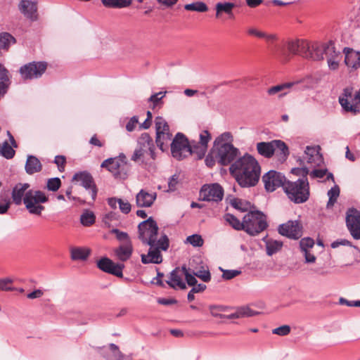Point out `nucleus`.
Here are the masks:
<instances>
[{
    "label": "nucleus",
    "instance_id": "f257e3e1",
    "mask_svg": "<svg viewBox=\"0 0 360 360\" xmlns=\"http://www.w3.org/2000/svg\"><path fill=\"white\" fill-rule=\"evenodd\" d=\"M229 172L241 187L249 188L258 183L261 168L254 157L245 154L231 165Z\"/></svg>",
    "mask_w": 360,
    "mask_h": 360
},
{
    "label": "nucleus",
    "instance_id": "f03ea898",
    "mask_svg": "<svg viewBox=\"0 0 360 360\" xmlns=\"http://www.w3.org/2000/svg\"><path fill=\"white\" fill-rule=\"evenodd\" d=\"M232 141L233 136L230 132L221 134L214 141L212 153H214L217 162L222 166L231 165L240 158L239 149L232 144Z\"/></svg>",
    "mask_w": 360,
    "mask_h": 360
},
{
    "label": "nucleus",
    "instance_id": "7ed1b4c3",
    "mask_svg": "<svg viewBox=\"0 0 360 360\" xmlns=\"http://www.w3.org/2000/svg\"><path fill=\"white\" fill-rule=\"evenodd\" d=\"M139 238L143 244L150 247L159 245L163 251H167L169 247L168 236L162 233L158 240V226L153 217L141 222L138 226Z\"/></svg>",
    "mask_w": 360,
    "mask_h": 360
},
{
    "label": "nucleus",
    "instance_id": "20e7f679",
    "mask_svg": "<svg viewBox=\"0 0 360 360\" xmlns=\"http://www.w3.org/2000/svg\"><path fill=\"white\" fill-rule=\"evenodd\" d=\"M155 145L153 139L143 133L138 139V145L131 160L145 166H151L155 160Z\"/></svg>",
    "mask_w": 360,
    "mask_h": 360
},
{
    "label": "nucleus",
    "instance_id": "39448f33",
    "mask_svg": "<svg viewBox=\"0 0 360 360\" xmlns=\"http://www.w3.org/2000/svg\"><path fill=\"white\" fill-rule=\"evenodd\" d=\"M284 191L293 202L300 204L306 202L309 198V185L307 178H300L297 181H287Z\"/></svg>",
    "mask_w": 360,
    "mask_h": 360
},
{
    "label": "nucleus",
    "instance_id": "423d86ee",
    "mask_svg": "<svg viewBox=\"0 0 360 360\" xmlns=\"http://www.w3.org/2000/svg\"><path fill=\"white\" fill-rule=\"evenodd\" d=\"M257 150L260 155L266 158H270L276 153L281 162L285 161L289 155L287 145L281 140L257 143Z\"/></svg>",
    "mask_w": 360,
    "mask_h": 360
},
{
    "label": "nucleus",
    "instance_id": "0eeeda50",
    "mask_svg": "<svg viewBox=\"0 0 360 360\" xmlns=\"http://www.w3.org/2000/svg\"><path fill=\"white\" fill-rule=\"evenodd\" d=\"M243 225L247 233L257 236L267 228L266 217L260 211L249 212L243 217Z\"/></svg>",
    "mask_w": 360,
    "mask_h": 360
},
{
    "label": "nucleus",
    "instance_id": "6e6552de",
    "mask_svg": "<svg viewBox=\"0 0 360 360\" xmlns=\"http://www.w3.org/2000/svg\"><path fill=\"white\" fill-rule=\"evenodd\" d=\"M48 201L49 197L46 194L39 190H30L24 195V205L32 214L40 216L45 209L41 204Z\"/></svg>",
    "mask_w": 360,
    "mask_h": 360
},
{
    "label": "nucleus",
    "instance_id": "1a4fd4ad",
    "mask_svg": "<svg viewBox=\"0 0 360 360\" xmlns=\"http://www.w3.org/2000/svg\"><path fill=\"white\" fill-rule=\"evenodd\" d=\"M172 156L181 160L189 155L190 144L186 136L181 133H177L171 144Z\"/></svg>",
    "mask_w": 360,
    "mask_h": 360
},
{
    "label": "nucleus",
    "instance_id": "9d476101",
    "mask_svg": "<svg viewBox=\"0 0 360 360\" xmlns=\"http://www.w3.org/2000/svg\"><path fill=\"white\" fill-rule=\"evenodd\" d=\"M353 89L347 87L344 89L343 93L339 97V103L342 108L347 112H353L356 114L358 110V104L360 103V91L356 92L352 97Z\"/></svg>",
    "mask_w": 360,
    "mask_h": 360
},
{
    "label": "nucleus",
    "instance_id": "9b49d317",
    "mask_svg": "<svg viewBox=\"0 0 360 360\" xmlns=\"http://www.w3.org/2000/svg\"><path fill=\"white\" fill-rule=\"evenodd\" d=\"M224 197V189L219 184L204 185L200 191V198L203 201L219 202Z\"/></svg>",
    "mask_w": 360,
    "mask_h": 360
},
{
    "label": "nucleus",
    "instance_id": "f8f14e48",
    "mask_svg": "<svg viewBox=\"0 0 360 360\" xmlns=\"http://www.w3.org/2000/svg\"><path fill=\"white\" fill-rule=\"evenodd\" d=\"M265 189L269 192L274 191L278 187H283L287 182L285 176L276 171L270 170L262 177Z\"/></svg>",
    "mask_w": 360,
    "mask_h": 360
},
{
    "label": "nucleus",
    "instance_id": "ddd939ff",
    "mask_svg": "<svg viewBox=\"0 0 360 360\" xmlns=\"http://www.w3.org/2000/svg\"><path fill=\"white\" fill-rule=\"evenodd\" d=\"M72 181L78 182L80 186L89 191L92 200H95L97 195V188L89 172L86 171L77 172L74 174Z\"/></svg>",
    "mask_w": 360,
    "mask_h": 360
},
{
    "label": "nucleus",
    "instance_id": "4468645a",
    "mask_svg": "<svg viewBox=\"0 0 360 360\" xmlns=\"http://www.w3.org/2000/svg\"><path fill=\"white\" fill-rule=\"evenodd\" d=\"M346 225L352 236L360 239V212L354 208L349 209L347 212Z\"/></svg>",
    "mask_w": 360,
    "mask_h": 360
},
{
    "label": "nucleus",
    "instance_id": "2eb2a0df",
    "mask_svg": "<svg viewBox=\"0 0 360 360\" xmlns=\"http://www.w3.org/2000/svg\"><path fill=\"white\" fill-rule=\"evenodd\" d=\"M97 266L103 272L116 276L119 278L123 277L122 271L124 265L122 263H115L108 257H102L97 262Z\"/></svg>",
    "mask_w": 360,
    "mask_h": 360
},
{
    "label": "nucleus",
    "instance_id": "dca6fc26",
    "mask_svg": "<svg viewBox=\"0 0 360 360\" xmlns=\"http://www.w3.org/2000/svg\"><path fill=\"white\" fill-rule=\"evenodd\" d=\"M278 230L281 235L292 239H298L302 235V226L296 220L281 224Z\"/></svg>",
    "mask_w": 360,
    "mask_h": 360
},
{
    "label": "nucleus",
    "instance_id": "f3484780",
    "mask_svg": "<svg viewBox=\"0 0 360 360\" xmlns=\"http://www.w3.org/2000/svg\"><path fill=\"white\" fill-rule=\"evenodd\" d=\"M334 52V44L331 41L326 44H313L310 49V56L309 59L314 60H321L323 59V55Z\"/></svg>",
    "mask_w": 360,
    "mask_h": 360
},
{
    "label": "nucleus",
    "instance_id": "a211bd4d",
    "mask_svg": "<svg viewBox=\"0 0 360 360\" xmlns=\"http://www.w3.org/2000/svg\"><path fill=\"white\" fill-rule=\"evenodd\" d=\"M47 64L44 62H32L24 65V79H36L40 77L46 70Z\"/></svg>",
    "mask_w": 360,
    "mask_h": 360
},
{
    "label": "nucleus",
    "instance_id": "6ab92c4d",
    "mask_svg": "<svg viewBox=\"0 0 360 360\" xmlns=\"http://www.w3.org/2000/svg\"><path fill=\"white\" fill-rule=\"evenodd\" d=\"M303 159L314 167H319L323 162V158L320 153V147L307 146Z\"/></svg>",
    "mask_w": 360,
    "mask_h": 360
},
{
    "label": "nucleus",
    "instance_id": "aec40b11",
    "mask_svg": "<svg viewBox=\"0 0 360 360\" xmlns=\"http://www.w3.org/2000/svg\"><path fill=\"white\" fill-rule=\"evenodd\" d=\"M162 248L159 245H155L154 247H150V249L146 255H141V262L143 264H160L162 262V256L161 254Z\"/></svg>",
    "mask_w": 360,
    "mask_h": 360
},
{
    "label": "nucleus",
    "instance_id": "412c9836",
    "mask_svg": "<svg viewBox=\"0 0 360 360\" xmlns=\"http://www.w3.org/2000/svg\"><path fill=\"white\" fill-rule=\"evenodd\" d=\"M156 197L155 192H148L141 189L136 195V205L140 207H149L153 204Z\"/></svg>",
    "mask_w": 360,
    "mask_h": 360
},
{
    "label": "nucleus",
    "instance_id": "4be33fe9",
    "mask_svg": "<svg viewBox=\"0 0 360 360\" xmlns=\"http://www.w3.org/2000/svg\"><path fill=\"white\" fill-rule=\"evenodd\" d=\"M133 245L131 241L122 243L120 246L114 250V254L116 258L124 262L127 261L132 255Z\"/></svg>",
    "mask_w": 360,
    "mask_h": 360
},
{
    "label": "nucleus",
    "instance_id": "5701e85b",
    "mask_svg": "<svg viewBox=\"0 0 360 360\" xmlns=\"http://www.w3.org/2000/svg\"><path fill=\"white\" fill-rule=\"evenodd\" d=\"M120 160L118 158H110L104 160L101 167L106 168L115 177H122L121 171L124 169V167L120 163Z\"/></svg>",
    "mask_w": 360,
    "mask_h": 360
},
{
    "label": "nucleus",
    "instance_id": "b1692460",
    "mask_svg": "<svg viewBox=\"0 0 360 360\" xmlns=\"http://www.w3.org/2000/svg\"><path fill=\"white\" fill-rule=\"evenodd\" d=\"M183 275V268L181 269L176 268L170 273L169 279L166 282L172 288L186 289V285L182 280Z\"/></svg>",
    "mask_w": 360,
    "mask_h": 360
},
{
    "label": "nucleus",
    "instance_id": "393cba45",
    "mask_svg": "<svg viewBox=\"0 0 360 360\" xmlns=\"http://www.w3.org/2000/svg\"><path fill=\"white\" fill-rule=\"evenodd\" d=\"M345 63L347 66L354 69L360 67V53L349 48L344 49Z\"/></svg>",
    "mask_w": 360,
    "mask_h": 360
},
{
    "label": "nucleus",
    "instance_id": "a878e982",
    "mask_svg": "<svg viewBox=\"0 0 360 360\" xmlns=\"http://www.w3.org/2000/svg\"><path fill=\"white\" fill-rule=\"evenodd\" d=\"M321 81V77L319 75H309L300 79H297L292 83L295 85L300 84L302 89L314 88Z\"/></svg>",
    "mask_w": 360,
    "mask_h": 360
},
{
    "label": "nucleus",
    "instance_id": "bb28decb",
    "mask_svg": "<svg viewBox=\"0 0 360 360\" xmlns=\"http://www.w3.org/2000/svg\"><path fill=\"white\" fill-rule=\"evenodd\" d=\"M24 18L31 22L37 20L38 18L37 1L24 0Z\"/></svg>",
    "mask_w": 360,
    "mask_h": 360
},
{
    "label": "nucleus",
    "instance_id": "cd10ccee",
    "mask_svg": "<svg viewBox=\"0 0 360 360\" xmlns=\"http://www.w3.org/2000/svg\"><path fill=\"white\" fill-rule=\"evenodd\" d=\"M25 171L29 174L41 172L42 165L39 160L34 155H28L25 165Z\"/></svg>",
    "mask_w": 360,
    "mask_h": 360
},
{
    "label": "nucleus",
    "instance_id": "c85d7f7f",
    "mask_svg": "<svg viewBox=\"0 0 360 360\" xmlns=\"http://www.w3.org/2000/svg\"><path fill=\"white\" fill-rule=\"evenodd\" d=\"M72 260L85 261L91 254V250L85 247H72L70 250Z\"/></svg>",
    "mask_w": 360,
    "mask_h": 360
},
{
    "label": "nucleus",
    "instance_id": "c756f323",
    "mask_svg": "<svg viewBox=\"0 0 360 360\" xmlns=\"http://www.w3.org/2000/svg\"><path fill=\"white\" fill-rule=\"evenodd\" d=\"M8 134L10 136V141L12 146L7 141H5L1 143L0 155L7 159H10L12 158L15 155V150H13V147H16V145L13 137L11 135L9 131H8Z\"/></svg>",
    "mask_w": 360,
    "mask_h": 360
},
{
    "label": "nucleus",
    "instance_id": "7c9ffc66",
    "mask_svg": "<svg viewBox=\"0 0 360 360\" xmlns=\"http://www.w3.org/2000/svg\"><path fill=\"white\" fill-rule=\"evenodd\" d=\"M257 313L248 307H242L238 308L236 312L232 313L227 316H224L223 318L229 319H239L242 317H250L256 315Z\"/></svg>",
    "mask_w": 360,
    "mask_h": 360
},
{
    "label": "nucleus",
    "instance_id": "2f4dec72",
    "mask_svg": "<svg viewBox=\"0 0 360 360\" xmlns=\"http://www.w3.org/2000/svg\"><path fill=\"white\" fill-rule=\"evenodd\" d=\"M172 136V134L170 132L157 133L156 143L162 151H165L168 148Z\"/></svg>",
    "mask_w": 360,
    "mask_h": 360
},
{
    "label": "nucleus",
    "instance_id": "473e14b6",
    "mask_svg": "<svg viewBox=\"0 0 360 360\" xmlns=\"http://www.w3.org/2000/svg\"><path fill=\"white\" fill-rule=\"evenodd\" d=\"M264 240L265 241L266 254L269 256H271L276 253L281 249L283 246V243L280 240H274L271 238L266 240L264 238Z\"/></svg>",
    "mask_w": 360,
    "mask_h": 360
},
{
    "label": "nucleus",
    "instance_id": "72a5a7b5",
    "mask_svg": "<svg viewBox=\"0 0 360 360\" xmlns=\"http://www.w3.org/2000/svg\"><path fill=\"white\" fill-rule=\"evenodd\" d=\"M133 0H101L102 4L107 8H122L129 6Z\"/></svg>",
    "mask_w": 360,
    "mask_h": 360
},
{
    "label": "nucleus",
    "instance_id": "f704fd0d",
    "mask_svg": "<svg viewBox=\"0 0 360 360\" xmlns=\"http://www.w3.org/2000/svg\"><path fill=\"white\" fill-rule=\"evenodd\" d=\"M235 7V4L230 2L221 3L219 2L215 6L216 9V17L219 18L221 13H225L229 15L231 17L233 16V8Z\"/></svg>",
    "mask_w": 360,
    "mask_h": 360
},
{
    "label": "nucleus",
    "instance_id": "c9c22d12",
    "mask_svg": "<svg viewBox=\"0 0 360 360\" xmlns=\"http://www.w3.org/2000/svg\"><path fill=\"white\" fill-rule=\"evenodd\" d=\"M190 150L189 155H193L195 156V158L200 160L205 156L207 148V146H203L201 144L195 143L190 145Z\"/></svg>",
    "mask_w": 360,
    "mask_h": 360
},
{
    "label": "nucleus",
    "instance_id": "e433bc0d",
    "mask_svg": "<svg viewBox=\"0 0 360 360\" xmlns=\"http://www.w3.org/2000/svg\"><path fill=\"white\" fill-rule=\"evenodd\" d=\"M326 57L329 69L332 70H337L339 67V61L341 57L340 53L337 52L334 48V52L328 53Z\"/></svg>",
    "mask_w": 360,
    "mask_h": 360
},
{
    "label": "nucleus",
    "instance_id": "4c0bfd02",
    "mask_svg": "<svg viewBox=\"0 0 360 360\" xmlns=\"http://www.w3.org/2000/svg\"><path fill=\"white\" fill-rule=\"evenodd\" d=\"M15 42V38L8 32L0 33V51H7L11 44Z\"/></svg>",
    "mask_w": 360,
    "mask_h": 360
},
{
    "label": "nucleus",
    "instance_id": "58836bf2",
    "mask_svg": "<svg viewBox=\"0 0 360 360\" xmlns=\"http://www.w3.org/2000/svg\"><path fill=\"white\" fill-rule=\"evenodd\" d=\"M224 220L231 226L234 229L237 231L243 230L244 225L243 221L241 222L238 218L233 214L227 213L224 216Z\"/></svg>",
    "mask_w": 360,
    "mask_h": 360
},
{
    "label": "nucleus",
    "instance_id": "ea45409f",
    "mask_svg": "<svg viewBox=\"0 0 360 360\" xmlns=\"http://www.w3.org/2000/svg\"><path fill=\"white\" fill-rule=\"evenodd\" d=\"M328 196L329 198L328 203H327V208L330 209L333 207L335 202L337 201L338 198L340 195V188L338 185H335L333 187H332L328 191Z\"/></svg>",
    "mask_w": 360,
    "mask_h": 360
},
{
    "label": "nucleus",
    "instance_id": "a19ab883",
    "mask_svg": "<svg viewBox=\"0 0 360 360\" xmlns=\"http://www.w3.org/2000/svg\"><path fill=\"white\" fill-rule=\"evenodd\" d=\"M184 8L186 11H192L197 12H206L208 10L207 6L202 1H195L192 4H186Z\"/></svg>",
    "mask_w": 360,
    "mask_h": 360
},
{
    "label": "nucleus",
    "instance_id": "79ce46f5",
    "mask_svg": "<svg viewBox=\"0 0 360 360\" xmlns=\"http://www.w3.org/2000/svg\"><path fill=\"white\" fill-rule=\"evenodd\" d=\"M10 84L8 70L0 64V89L4 90Z\"/></svg>",
    "mask_w": 360,
    "mask_h": 360
},
{
    "label": "nucleus",
    "instance_id": "37998d69",
    "mask_svg": "<svg viewBox=\"0 0 360 360\" xmlns=\"http://www.w3.org/2000/svg\"><path fill=\"white\" fill-rule=\"evenodd\" d=\"M311 44L309 41L306 40H300L299 49H298V55L309 58V56H310V49Z\"/></svg>",
    "mask_w": 360,
    "mask_h": 360
},
{
    "label": "nucleus",
    "instance_id": "c03bdc74",
    "mask_svg": "<svg viewBox=\"0 0 360 360\" xmlns=\"http://www.w3.org/2000/svg\"><path fill=\"white\" fill-rule=\"evenodd\" d=\"M95 215L92 212L86 211L80 217V222L83 226H89L95 222Z\"/></svg>",
    "mask_w": 360,
    "mask_h": 360
},
{
    "label": "nucleus",
    "instance_id": "a18cd8bd",
    "mask_svg": "<svg viewBox=\"0 0 360 360\" xmlns=\"http://www.w3.org/2000/svg\"><path fill=\"white\" fill-rule=\"evenodd\" d=\"M12 198L13 202L20 205L22 199V184L18 183L13 189Z\"/></svg>",
    "mask_w": 360,
    "mask_h": 360
},
{
    "label": "nucleus",
    "instance_id": "49530a36",
    "mask_svg": "<svg viewBox=\"0 0 360 360\" xmlns=\"http://www.w3.org/2000/svg\"><path fill=\"white\" fill-rule=\"evenodd\" d=\"M156 134L160 132H169V127L167 122L161 117H157L155 120Z\"/></svg>",
    "mask_w": 360,
    "mask_h": 360
},
{
    "label": "nucleus",
    "instance_id": "de8ad7c7",
    "mask_svg": "<svg viewBox=\"0 0 360 360\" xmlns=\"http://www.w3.org/2000/svg\"><path fill=\"white\" fill-rule=\"evenodd\" d=\"M62 182L60 178H50L46 181V188L49 191L56 192L61 186Z\"/></svg>",
    "mask_w": 360,
    "mask_h": 360
},
{
    "label": "nucleus",
    "instance_id": "09e8293b",
    "mask_svg": "<svg viewBox=\"0 0 360 360\" xmlns=\"http://www.w3.org/2000/svg\"><path fill=\"white\" fill-rule=\"evenodd\" d=\"M231 205L239 210L245 212L250 207V202L238 198H234L231 201Z\"/></svg>",
    "mask_w": 360,
    "mask_h": 360
},
{
    "label": "nucleus",
    "instance_id": "8fccbe9b",
    "mask_svg": "<svg viewBox=\"0 0 360 360\" xmlns=\"http://www.w3.org/2000/svg\"><path fill=\"white\" fill-rule=\"evenodd\" d=\"M293 86H295V83H292V82L285 83L283 84L276 85V86L269 88L267 91V93L269 95H275L277 93L283 91L285 89H289Z\"/></svg>",
    "mask_w": 360,
    "mask_h": 360
},
{
    "label": "nucleus",
    "instance_id": "3c124183",
    "mask_svg": "<svg viewBox=\"0 0 360 360\" xmlns=\"http://www.w3.org/2000/svg\"><path fill=\"white\" fill-rule=\"evenodd\" d=\"M183 271L188 285L193 286L197 284V280L195 277V276L193 274V270L191 269H186V266H183Z\"/></svg>",
    "mask_w": 360,
    "mask_h": 360
},
{
    "label": "nucleus",
    "instance_id": "603ef678",
    "mask_svg": "<svg viewBox=\"0 0 360 360\" xmlns=\"http://www.w3.org/2000/svg\"><path fill=\"white\" fill-rule=\"evenodd\" d=\"M227 307L223 305H210L209 309L212 316L223 318L224 315L221 312L226 311Z\"/></svg>",
    "mask_w": 360,
    "mask_h": 360
},
{
    "label": "nucleus",
    "instance_id": "864d4df0",
    "mask_svg": "<svg viewBox=\"0 0 360 360\" xmlns=\"http://www.w3.org/2000/svg\"><path fill=\"white\" fill-rule=\"evenodd\" d=\"M186 243H190L193 247H201L203 245V239L198 234H193L186 238Z\"/></svg>",
    "mask_w": 360,
    "mask_h": 360
},
{
    "label": "nucleus",
    "instance_id": "5fc2aeb1",
    "mask_svg": "<svg viewBox=\"0 0 360 360\" xmlns=\"http://www.w3.org/2000/svg\"><path fill=\"white\" fill-rule=\"evenodd\" d=\"M314 245V240L311 238H304L300 241L301 251L309 250Z\"/></svg>",
    "mask_w": 360,
    "mask_h": 360
},
{
    "label": "nucleus",
    "instance_id": "6e6d98bb",
    "mask_svg": "<svg viewBox=\"0 0 360 360\" xmlns=\"http://www.w3.org/2000/svg\"><path fill=\"white\" fill-rule=\"evenodd\" d=\"M193 274L204 282H209L211 279V275L208 270L200 269L196 271L193 270Z\"/></svg>",
    "mask_w": 360,
    "mask_h": 360
},
{
    "label": "nucleus",
    "instance_id": "4d7b16f0",
    "mask_svg": "<svg viewBox=\"0 0 360 360\" xmlns=\"http://www.w3.org/2000/svg\"><path fill=\"white\" fill-rule=\"evenodd\" d=\"M14 280L11 278H0V290L8 291L13 290L11 287Z\"/></svg>",
    "mask_w": 360,
    "mask_h": 360
},
{
    "label": "nucleus",
    "instance_id": "13d9d810",
    "mask_svg": "<svg viewBox=\"0 0 360 360\" xmlns=\"http://www.w3.org/2000/svg\"><path fill=\"white\" fill-rule=\"evenodd\" d=\"M219 270L223 272L222 278L224 280H231L241 273L239 270H224L221 267H219Z\"/></svg>",
    "mask_w": 360,
    "mask_h": 360
},
{
    "label": "nucleus",
    "instance_id": "bf43d9fd",
    "mask_svg": "<svg viewBox=\"0 0 360 360\" xmlns=\"http://www.w3.org/2000/svg\"><path fill=\"white\" fill-rule=\"evenodd\" d=\"M110 232L115 234L117 239L123 243L131 241L129 235L126 232L121 231L117 229H112Z\"/></svg>",
    "mask_w": 360,
    "mask_h": 360
},
{
    "label": "nucleus",
    "instance_id": "052dcab7",
    "mask_svg": "<svg viewBox=\"0 0 360 360\" xmlns=\"http://www.w3.org/2000/svg\"><path fill=\"white\" fill-rule=\"evenodd\" d=\"M290 332V328L288 325H283L280 327H278L276 328H274L272 330V333L274 334L281 335V336H285L289 334Z\"/></svg>",
    "mask_w": 360,
    "mask_h": 360
},
{
    "label": "nucleus",
    "instance_id": "680f3d73",
    "mask_svg": "<svg viewBox=\"0 0 360 360\" xmlns=\"http://www.w3.org/2000/svg\"><path fill=\"white\" fill-rule=\"evenodd\" d=\"M66 162L65 157L63 155H56L54 159V163L58 166L60 172H64Z\"/></svg>",
    "mask_w": 360,
    "mask_h": 360
},
{
    "label": "nucleus",
    "instance_id": "e2e57ef3",
    "mask_svg": "<svg viewBox=\"0 0 360 360\" xmlns=\"http://www.w3.org/2000/svg\"><path fill=\"white\" fill-rule=\"evenodd\" d=\"M211 139V135L208 131H202L200 134V141L198 143L203 146L207 147V143Z\"/></svg>",
    "mask_w": 360,
    "mask_h": 360
},
{
    "label": "nucleus",
    "instance_id": "0e129e2a",
    "mask_svg": "<svg viewBox=\"0 0 360 360\" xmlns=\"http://www.w3.org/2000/svg\"><path fill=\"white\" fill-rule=\"evenodd\" d=\"M118 204L120 210L124 214H128L131 211V204L127 200H123L120 198L118 199Z\"/></svg>",
    "mask_w": 360,
    "mask_h": 360
},
{
    "label": "nucleus",
    "instance_id": "69168bd1",
    "mask_svg": "<svg viewBox=\"0 0 360 360\" xmlns=\"http://www.w3.org/2000/svg\"><path fill=\"white\" fill-rule=\"evenodd\" d=\"M247 33L250 36H254L259 39H263L265 32L257 29L256 27H250L247 30Z\"/></svg>",
    "mask_w": 360,
    "mask_h": 360
},
{
    "label": "nucleus",
    "instance_id": "338daca9",
    "mask_svg": "<svg viewBox=\"0 0 360 360\" xmlns=\"http://www.w3.org/2000/svg\"><path fill=\"white\" fill-rule=\"evenodd\" d=\"M300 40L289 41L288 44V51L294 55H298Z\"/></svg>",
    "mask_w": 360,
    "mask_h": 360
},
{
    "label": "nucleus",
    "instance_id": "774afa93",
    "mask_svg": "<svg viewBox=\"0 0 360 360\" xmlns=\"http://www.w3.org/2000/svg\"><path fill=\"white\" fill-rule=\"evenodd\" d=\"M9 200L0 196V214L6 213L9 208Z\"/></svg>",
    "mask_w": 360,
    "mask_h": 360
}]
</instances>
